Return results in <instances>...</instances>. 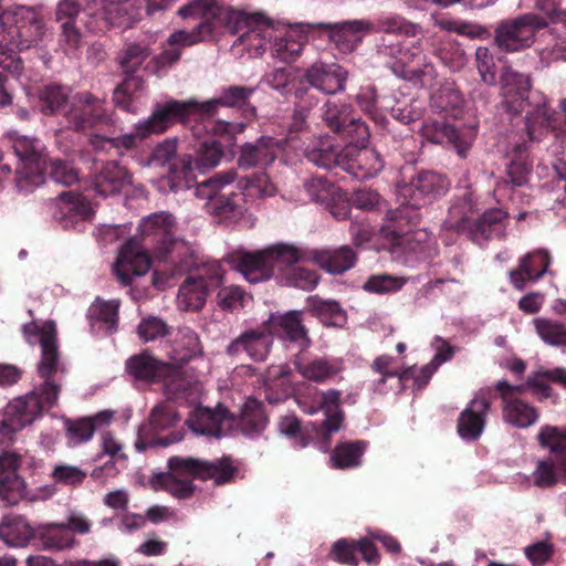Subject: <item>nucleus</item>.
<instances>
[{
    "label": "nucleus",
    "instance_id": "nucleus-1",
    "mask_svg": "<svg viewBox=\"0 0 566 566\" xmlns=\"http://www.w3.org/2000/svg\"><path fill=\"white\" fill-rule=\"evenodd\" d=\"M178 14L200 22L190 31L178 30L170 34L167 46L146 65V70L155 75H163L178 62L184 48L211 39L222 28L238 34L233 46H242L253 57L262 55L273 40L272 55L283 62H293L301 55L307 42L305 32L313 29L307 27L310 23L284 29L262 12L234 9L217 0H191L178 10Z\"/></svg>",
    "mask_w": 566,
    "mask_h": 566
},
{
    "label": "nucleus",
    "instance_id": "nucleus-2",
    "mask_svg": "<svg viewBox=\"0 0 566 566\" xmlns=\"http://www.w3.org/2000/svg\"><path fill=\"white\" fill-rule=\"evenodd\" d=\"M23 334L30 345L39 344L41 347L38 374L43 382L10 401L0 413V501L7 505L17 504L25 493V482L18 473L22 454L7 448L14 441L18 431L55 405L61 390L57 377L65 371L60 360L53 321L25 324Z\"/></svg>",
    "mask_w": 566,
    "mask_h": 566
},
{
    "label": "nucleus",
    "instance_id": "nucleus-3",
    "mask_svg": "<svg viewBox=\"0 0 566 566\" xmlns=\"http://www.w3.org/2000/svg\"><path fill=\"white\" fill-rule=\"evenodd\" d=\"M254 88L245 86H229L222 88L220 95L206 102L193 98L187 101L170 99L163 104H156L151 115L137 122L133 130L122 136L106 138L92 137L95 148H116L129 150L136 148L142 142L154 134H161L176 120L188 122L191 118L212 116L220 106L243 107L254 93Z\"/></svg>",
    "mask_w": 566,
    "mask_h": 566
},
{
    "label": "nucleus",
    "instance_id": "nucleus-4",
    "mask_svg": "<svg viewBox=\"0 0 566 566\" xmlns=\"http://www.w3.org/2000/svg\"><path fill=\"white\" fill-rule=\"evenodd\" d=\"M304 256V251L295 244L279 242L254 252L238 253L232 256V263L250 283L275 277L282 285L311 291L318 283V275L300 265Z\"/></svg>",
    "mask_w": 566,
    "mask_h": 566
},
{
    "label": "nucleus",
    "instance_id": "nucleus-5",
    "mask_svg": "<svg viewBox=\"0 0 566 566\" xmlns=\"http://www.w3.org/2000/svg\"><path fill=\"white\" fill-rule=\"evenodd\" d=\"M176 221L172 214L160 211L145 217L139 223L143 240L129 239L118 251L114 273L124 285H129L134 276H142L150 268L148 250H154L160 260L167 258L175 244Z\"/></svg>",
    "mask_w": 566,
    "mask_h": 566
},
{
    "label": "nucleus",
    "instance_id": "nucleus-6",
    "mask_svg": "<svg viewBox=\"0 0 566 566\" xmlns=\"http://www.w3.org/2000/svg\"><path fill=\"white\" fill-rule=\"evenodd\" d=\"M52 40V32L33 7L15 6L0 12V74L20 77L22 62L17 52L38 48Z\"/></svg>",
    "mask_w": 566,
    "mask_h": 566
},
{
    "label": "nucleus",
    "instance_id": "nucleus-7",
    "mask_svg": "<svg viewBox=\"0 0 566 566\" xmlns=\"http://www.w3.org/2000/svg\"><path fill=\"white\" fill-rule=\"evenodd\" d=\"M18 158L14 182L21 192H31L44 182V171L50 166V177L56 184L71 186L78 180V171L63 159H48L44 144L38 138L10 132L6 137Z\"/></svg>",
    "mask_w": 566,
    "mask_h": 566
},
{
    "label": "nucleus",
    "instance_id": "nucleus-8",
    "mask_svg": "<svg viewBox=\"0 0 566 566\" xmlns=\"http://www.w3.org/2000/svg\"><path fill=\"white\" fill-rule=\"evenodd\" d=\"M365 140L359 139L358 135L352 136L348 144L339 148L334 145L327 136L312 140L304 149L308 161L317 167L332 169L339 167L350 174L356 179H368L376 176L384 167V161L379 153L368 147Z\"/></svg>",
    "mask_w": 566,
    "mask_h": 566
},
{
    "label": "nucleus",
    "instance_id": "nucleus-9",
    "mask_svg": "<svg viewBox=\"0 0 566 566\" xmlns=\"http://www.w3.org/2000/svg\"><path fill=\"white\" fill-rule=\"evenodd\" d=\"M449 187L448 180L433 171L420 172L410 184L399 188L401 205L395 211L388 212L385 230L395 238H400L409 232L408 224H416L417 210L443 196Z\"/></svg>",
    "mask_w": 566,
    "mask_h": 566
},
{
    "label": "nucleus",
    "instance_id": "nucleus-10",
    "mask_svg": "<svg viewBox=\"0 0 566 566\" xmlns=\"http://www.w3.org/2000/svg\"><path fill=\"white\" fill-rule=\"evenodd\" d=\"M234 468L228 459L213 462L193 458L172 457L168 460V472L160 474L163 488L177 499H188L193 492L192 478L213 479L217 484L229 482Z\"/></svg>",
    "mask_w": 566,
    "mask_h": 566
},
{
    "label": "nucleus",
    "instance_id": "nucleus-11",
    "mask_svg": "<svg viewBox=\"0 0 566 566\" xmlns=\"http://www.w3.org/2000/svg\"><path fill=\"white\" fill-rule=\"evenodd\" d=\"M475 210L474 198L471 192H465L461 200L454 202L449 217L443 222V230H454L458 233H467L468 237L482 245L492 238H502L505 234V220L507 213L502 209L485 211L479 219L472 221Z\"/></svg>",
    "mask_w": 566,
    "mask_h": 566
},
{
    "label": "nucleus",
    "instance_id": "nucleus-12",
    "mask_svg": "<svg viewBox=\"0 0 566 566\" xmlns=\"http://www.w3.org/2000/svg\"><path fill=\"white\" fill-rule=\"evenodd\" d=\"M422 52L421 39L392 42L382 38L378 44V53L395 61L391 69L397 76L431 87L438 71L427 56H421Z\"/></svg>",
    "mask_w": 566,
    "mask_h": 566
},
{
    "label": "nucleus",
    "instance_id": "nucleus-13",
    "mask_svg": "<svg viewBox=\"0 0 566 566\" xmlns=\"http://www.w3.org/2000/svg\"><path fill=\"white\" fill-rule=\"evenodd\" d=\"M237 172L220 171L196 187L195 195L206 200L205 210L218 222H234L242 217L244 207L241 192L233 186Z\"/></svg>",
    "mask_w": 566,
    "mask_h": 566
},
{
    "label": "nucleus",
    "instance_id": "nucleus-14",
    "mask_svg": "<svg viewBox=\"0 0 566 566\" xmlns=\"http://www.w3.org/2000/svg\"><path fill=\"white\" fill-rule=\"evenodd\" d=\"M148 55L149 49L146 44L128 43L119 57L127 77L114 91L113 101L117 107L127 113L137 114L139 111L137 91L143 88L144 82L134 73Z\"/></svg>",
    "mask_w": 566,
    "mask_h": 566
},
{
    "label": "nucleus",
    "instance_id": "nucleus-15",
    "mask_svg": "<svg viewBox=\"0 0 566 566\" xmlns=\"http://www.w3.org/2000/svg\"><path fill=\"white\" fill-rule=\"evenodd\" d=\"M223 271L218 261L208 262L198 275L188 276L179 286L177 306L180 311L198 312L211 291L222 284Z\"/></svg>",
    "mask_w": 566,
    "mask_h": 566
},
{
    "label": "nucleus",
    "instance_id": "nucleus-16",
    "mask_svg": "<svg viewBox=\"0 0 566 566\" xmlns=\"http://www.w3.org/2000/svg\"><path fill=\"white\" fill-rule=\"evenodd\" d=\"M149 165L167 168V182L171 191L188 189L196 180V167L191 155H177L175 140H165L158 145L149 158Z\"/></svg>",
    "mask_w": 566,
    "mask_h": 566
},
{
    "label": "nucleus",
    "instance_id": "nucleus-17",
    "mask_svg": "<svg viewBox=\"0 0 566 566\" xmlns=\"http://www.w3.org/2000/svg\"><path fill=\"white\" fill-rule=\"evenodd\" d=\"M244 123L207 119L203 123V128L211 136L198 146L196 158H192L196 174L201 169L213 168L220 164L223 156V147L216 137H224L231 143L237 134L244 130Z\"/></svg>",
    "mask_w": 566,
    "mask_h": 566
},
{
    "label": "nucleus",
    "instance_id": "nucleus-18",
    "mask_svg": "<svg viewBox=\"0 0 566 566\" xmlns=\"http://www.w3.org/2000/svg\"><path fill=\"white\" fill-rule=\"evenodd\" d=\"M543 17L526 13L501 22L495 30V42L504 51L516 52L528 48L535 33L547 25Z\"/></svg>",
    "mask_w": 566,
    "mask_h": 566
},
{
    "label": "nucleus",
    "instance_id": "nucleus-19",
    "mask_svg": "<svg viewBox=\"0 0 566 566\" xmlns=\"http://www.w3.org/2000/svg\"><path fill=\"white\" fill-rule=\"evenodd\" d=\"M340 391L328 389L317 391L311 401L303 399L298 401L301 409L308 415L322 412L324 419L313 423V430L317 439L327 440L331 434L337 432L343 423V412L339 407Z\"/></svg>",
    "mask_w": 566,
    "mask_h": 566
},
{
    "label": "nucleus",
    "instance_id": "nucleus-20",
    "mask_svg": "<svg viewBox=\"0 0 566 566\" xmlns=\"http://www.w3.org/2000/svg\"><path fill=\"white\" fill-rule=\"evenodd\" d=\"M66 118L74 129L86 130L99 124L111 123L112 114L102 98L83 92L73 97Z\"/></svg>",
    "mask_w": 566,
    "mask_h": 566
},
{
    "label": "nucleus",
    "instance_id": "nucleus-21",
    "mask_svg": "<svg viewBox=\"0 0 566 566\" xmlns=\"http://www.w3.org/2000/svg\"><path fill=\"white\" fill-rule=\"evenodd\" d=\"M493 398L494 392L491 388L480 389L461 412L458 432L462 439L474 441L482 434Z\"/></svg>",
    "mask_w": 566,
    "mask_h": 566
},
{
    "label": "nucleus",
    "instance_id": "nucleus-22",
    "mask_svg": "<svg viewBox=\"0 0 566 566\" xmlns=\"http://www.w3.org/2000/svg\"><path fill=\"white\" fill-rule=\"evenodd\" d=\"M91 14L109 25L129 28L140 17V0H85Z\"/></svg>",
    "mask_w": 566,
    "mask_h": 566
},
{
    "label": "nucleus",
    "instance_id": "nucleus-23",
    "mask_svg": "<svg viewBox=\"0 0 566 566\" xmlns=\"http://www.w3.org/2000/svg\"><path fill=\"white\" fill-rule=\"evenodd\" d=\"M307 27L325 30L329 40L344 53L353 52L365 35L373 31V23L368 20H350L338 23L319 22Z\"/></svg>",
    "mask_w": 566,
    "mask_h": 566
},
{
    "label": "nucleus",
    "instance_id": "nucleus-24",
    "mask_svg": "<svg viewBox=\"0 0 566 566\" xmlns=\"http://www.w3.org/2000/svg\"><path fill=\"white\" fill-rule=\"evenodd\" d=\"M420 130L428 142L452 145L460 156L467 154L475 137L473 127L459 129L451 124L436 119L422 123Z\"/></svg>",
    "mask_w": 566,
    "mask_h": 566
},
{
    "label": "nucleus",
    "instance_id": "nucleus-25",
    "mask_svg": "<svg viewBox=\"0 0 566 566\" xmlns=\"http://www.w3.org/2000/svg\"><path fill=\"white\" fill-rule=\"evenodd\" d=\"M348 73L337 63L316 61L308 66L303 75L304 81L313 88L327 94L343 92L346 87Z\"/></svg>",
    "mask_w": 566,
    "mask_h": 566
},
{
    "label": "nucleus",
    "instance_id": "nucleus-26",
    "mask_svg": "<svg viewBox=\"0 0 566 566\" xmlns=\"http://www.w3.org/2000/svg\"><path fill=\"white\" fill-rule=\"evenodd\" d=\"M503 400L504 420L517 428H527L534 424L538 419L537 411L527 402L516 397V392L522 390V386L513 387L505 380H500L495 385Z\"/></svg>",
    "mask_w": 566,
    "mask_h": 566
},
{
    "label": "nucleus",
    "instance_id": "nucleus-27",
    "mask_svg": "<svg viewBox=\"0 0 566 566\" xmlns=\"http://www.w3.org/2000/svg\"><path fill=\"white\" fill-rule=\"evenodd\" d=\"M350 105L346 103L328 101L324 106L323 120L335 133H340L352 138L358 135L365 140L369 137L368 127L360 119L350 116Z\"/></svg>",
    "mask_w": 566,
    "mask_h": 566
},
{
    "label": "nucleus",
    "instance_id": "nucleus-28",
    "mask_svg": "<svg viewBox=\"0 0 566 566\" xmlns=\"http://www.w3.org/2000/svg\"><path fill=\"white\" fill-rule=\"evenodd\" d=\"M272 345V335L266 327L249 329L234 338L226 348L231 357L247 354L252 360L262 361L268 357Z\"/></svg>",
    "mask_w": 566,
    "mask_h": 566
},
{
    "label": "nucleus",
    "instance_id": "nucleus-29",
    "mask_svg": "<svg viewBox=\"0 0 566 566\" xmlns=\"http://www.w3.org/2000/svg\"><path fill=\"white\" fill-rule=\"evenodd\" d=\"M551 256L546 250L527 253L520 260L516 269L509 272V281L514 289L523 291L528 284L536 283L548 270Z\"/></svg>",
    "mask_w": 566,
    "mask_h": 566
},
{
    "label": "nucleus",
    "instance_id": "nucleus-30",
    "mask_svg": "<svg viewBox=\"0 0 566 566\" xmlns=\"http://www.w3.org/2000/svg\"><path fill=\"white\" fill-rule=\"evenodd\" d=\"M302 312L290 311L281 315L272 314L268 322L271 335H276L285 342L294 344L300 350L310 346V338L302 325Z\"/></svg>",
    "mask_w": 566,
    "mask_h": 566
},
{
    "label": "nucleus",
    "instance_id": "nucleus-31",
    "mask_svg": "<svg viewBox=\"0 0 566 566\" xmlns=\"http://www.w3.org/2000/svg\"><path fill=\"white\" fill-rule=\"evenodd\" d=\"M93 214V207L87 198L72 191L62 192L55 200L53 217L62 227H73L77 221Z\"/></svg>",
    "mask_w": 566,
    "mask_h": 566
},
{
    "label": "nucleus",
    "instance_id": "nucleus-32",
    "mask_svg": "<svg viewBox=\"0 0 566 566\" xmlns=\"http://www.w3.org/2000/svg\"><path fill=\"white\" fill-rule=\"evenodd\" d=\"M127 369L137 379L161 380L166 385L174 380L178 374L177 368L168 363L156 359L148 353L130 357L127 360Z\"/></svg>",
    "mask_w": 566,
    "mask_h": 566
},
{
    "label": "nucleus",
    "instance_id": "nucleus-33",
    "mask_svg": "<svg viewBox=\"0 0 566 566\" xmlns=\"http://www.w3.org/2000/svg\"><path fill=\"white\" fill-rule=\"evenodd\" d=\"M502 95L509 112L522 113L525 111L531 88L530 77L511 67H505L502 76Z\"/></svg>",
    "mask_w": 566,
    "mask_h": 566
},
{
    "label": "nucleus",
    "instance_id": "nucleus-34",
    "mask_svg": "<svg viewBox=\"0 0 566 566\" xmlns=\"http://www.w3.org/2000/svg\"><path fill=\"white\" fill-rule=\"evenodd\" d=\"M295 368L310 381L324 384L335 380L344 370L343 359L336 357H316L311 360H295Z\"/></svg>",
    "mask_w": 566,
    "mask_h": 566
},
{
    "label": "nucleus",
    "instance_id": "nucleus-35",
    "mask_svg": "<svg viewBox=\"0 0 566 566\" xmlns=\"http://www.w3.org/2000/svg\"><path fill=\"white\" fill-rule=\"evenodd\" d=\"M119 301H103L99 297L90 306L87 318L93 333L108 335L117 329Z\"/></svg>",
    "mask_w": 566,
    "mask_h": 566
},
{
    "label": "nucleus",
    "instance_id": "nucleus-36",
    "mask_svg": "<svg viewBox=\"0 0 566 566\" xmlns=\"http://www.w3.org/2000/svg\"><path fill=\"white\" fill-rule=\"evenodd\" d=\"M229 418L224 411H213L208 408L198 407L190 415L187 424L191 431L200 436H212L220 438L226 434Z\"/></svg>",
    "mask_w": 566,
    "mask_h": 566
},
{
    "label": "nucleus",
    "instance_id": "nucleus-37",
    "mask_svg": "<svg viewBox=\"0 0 566 566\" xmlns=\"http://www.w3.org/2000/svg\"><path fill=\"white\" fill-rule=\"evenodd\" d=\"M555 116L545 104H538L534 112L526 117L527 136L531 142H542L546 137L562 138L565 140L563 130H557Z\"/></svg>",
    "mask_w": 566,
    "mask_h": 566
},
{
    "label": "nucleus",
    "instance_id": "nucleus-38",
    "mask_svg": "<svg viewBox=\"0 0 566 566\" xmlns=\"http://www.w3.org/2000/svg\"><path fill=\"white\" fill-rule=\"evenodd\" d=\"M130 184V175L125 167L119 166L116 161H107L93 178L94 190L107 197L119 192Z\"/></svg>",
    "mask_w": 566,
    "mask_h": 566
},
{
    "label": "nucleus",
    "instance_id": "nucleus-39",
    "mask_svg": "<svg viewBox=\"0 0 566 566\" xmlns=\"http://www.w3.org/2000/svg\"><path fill=\"white\" fill-rule=\"evenodd\" d=\"M526 142H516L512 147V158L506 165L507 179L501 180L496 184L494 192L500 196H505L506 188L512 186H522L526 182V176L530 171V165L526 160ZM511 155V153H509Z\"/></svg>",
    "mask_w": 566,
    "mask_h": 566
},
{
    "label": "nucleus",
    "instance_id": "nucleus-40",
    "mask_svg": "<svg viewBox=\"0 0 566 566\" xmlns=\"http://www.w3.org/2000/svg\"><path fill=\"white\" fill-rule=\"evenodd\" d=\"M279 142L272 137H261L254 144H245L239 157V166L251 168L273 163L279 154Z\"/></svg>",
    "mask_w": 566,
    "mask_h": 566
},
{
    "label": "nucleus",
    "instance_id": "nucleus-41",
    "mask_svg": "<svg viewBox=\"0 0 566 566\" xmlns=\"http://www.w3.org/2000/svg\"><path fill=\"white\" fill-rule=\"evenodd\" d=\"M35 536L44 549L52 552L72 548L75 544L71 530L63 522L40 524Z\"/></svg>",
    "mask_w": 566,
    "mask_h": 566
},
{
    "label": "nucleus",
    "instance_id": "nucleus-42",
    "mask_svg": "<svg viewBox=\"0 0 566 566\" xmlns=\"http://www.w3.org/2000/svg\"><path fill=\"white\" fill-rule=\"evenodd\" d=\"M33 534L28 521L20 515H6L0 523V537L8 546L24 547Z\"/></svg>",
    "mask_w": 566,
    "mask_h": 566
},
{
    "label": "nucleus",
    "instance_id": "nucleus-43",
    "mask_svg": "<svg viewBox=\"0 0 566 566\" xmlns=\"http://www.w3.org/2000/svg\"><path fill=\"white\" fill-rule=\"evenodd\" d=\"M464 98L452 83H446L431 95V108L446 116L458 118L462 114Z\"/></svg>",
    "mask_w": 566,
    "mask_h": 566
},
{
    "label": "nucleus",
    "instance_id": "nucleus-44",
    "mask_svg": "<svg viewBox=\"0 0 566 566\" xmlns=\"http://www.w3.org/2000/svg\"><path fill=\"white\" fill-rule=\"evenodd\" d=\"M316 262L328 273L340 274L355 265L356 253L348 247L322 250L315 253Z\"/></svg>",
    "mask_w": 566,
    "mask_h": 566
},
{
    "label": "nucleus",
    "instance_id": "nucleus-45",
    "mask_svg": "<svg viewBox=\"0 0 566 566\" xmlns=\"http://www.w3.org/2000/svg\"><path fill=\"white\" fill-rule=\"evenodd\" d=\"M366 449L367 442L361 440L339 443L331 455L332 467L336 469L359 467Z\"/></svg>",
    "mask_w": 566,
    "mask_h": 566
},
{
    "label": "nucleus",
    "instance_id": "nucleus-46",
    "mask_svg": "<svg viewBox=\"0 0 566 566\" xmlns=\"http://www.w3.org/2000/svg\"><path fill=\"white\" fill-rule=\"evenodd\" d=\"M308 306L321 322L326 326L343 327L347 322L346 312L340 305L331 300H323L317 296L308 297Z\"/></svg>",
    "mask_w": 566,
    "mask_h": 566
},
{
    "label": "nucleus",
    "instance_id": "nucleus-47",
    "mask_svg": "<svg viewBox=\"0 0 566 566\" xmlns=\"http://www.w3.org/2000/svg\"><path fill=\"white\" fill-rule=\"evenodd\" d=\"M112 418V412L103 411L93 418H84L77 421H67L66 430L69 444L75 446L88 441L95 431L97 423H106Z\"/></svg>",
    "mask_w": 566,
    "mask_h": 566
},
{
    "label": "nucleus",
    "instance_id": "nucleus-48",
    "mask_svg": "<svg viewBox=\"0 0 566 566\" xmlns=\"http://www.w3.org/2000/svg\"><path fill=\"white\" fill-rule=\"evenodd\" d=\"M266 423L262 403L254 399L248 398L244 402L239 426L245 436H253L262 431Z\"/></svg>",
    "mask_w": 566,
    "mask_h": 566
},
{
    "label": "nucleus",
    "instance_id": "nucleus-49",
    "mask_svg": "<svg viewBox=\"0 0 566 566\" xmlns=\"http://www.w3.org/2000/svg\"><path fill=\"white\" fill-rule=\"evenodd\" d=\"M538 441L551 450L557 458V465L566 473V428L560 430L552 426L543 427L538 433Z\"/></svg>",
    "mask_w": 566,
    "mask_h": 566
},
{
    "label": "nucleus",
    "instance_id": "nucleus-50",
    "mask_svg": "<svg viewBox=\"0 0 566 566\" xmlns=\"http://www.w3.org/2000/svg\"><path fill=\"white\" fill-rule=\"evenodd\" d=\"M304 189L313 201L329 205L335 199H340L339 188L335 187L324 176L313 177L304 182Z\"/></svg>",
    "mask_w": 566,
    "mask_h": 566
},
{
    "label": "nucleus",
    "instance_id": "nucleus-51",
    "mask_svg": "<svg viewBox=\"0 0 566 566\" xmlns=\"http://www.w3.org/2000/svg\"><path fill=\"white\" fill-rule=\"evenodd\" d=\"M385 34H401L407 38H416L422 33V28L399 14H388L379 18L378 29Z\"/></svg>",
    "mask_w": 566,
    "mask_h": 566
},
{
    "label": "nucleus",
    "instance_id": "nucleus-52",
    "mask_svg": "<svg viewBox=\"0 0 566 566\" xmlns=\"http://www.w3.org/2000/svg\"><path fill=\"white\" fill-rule=\"evenodd\" d=\"M539 338L555 347L566 346V325L549 318L537 317L533 321Z\"/></svg>",
    "mask_w": 566,
    "mask_h": 566
},
{
    "label": "nucleus",
    "instance_id": "nucleus-53",
    "mask_svg": "<svg viewBox=\"0 0 566 566\" xmlns=\"http://www.w3.org/2000/svg\"><path fill=\"white\" fill-rule=\"evenodd\" d=\"M241 195L247 199L255 200L273 197L276 193L275 185L265 172H259L240 182Z\"/></svg>",
    "mask_w": 566,
    "mask_h": 566
},
{
    "label": "nucleus",
    "instance_id": "nucleus-54",
    "mask_svg": "<svg viewBox=\"0 0 566 566\" xmlns=\"http://www.w3.org/2000/svg\"><path fill=\"white\" fill-rule=\"evenodd\" d=\"M407 283L403 276H397L388 273H377L370 275L363 284L364 291L375 294H392L400 291Z\"/></svg>",
    "mask_w": 566,
    "mask_h": 566
},
{
    "label": "nucleus",
    "instance_id": "nucleus-55",
    "mask_svg": "<svg viewBox=\"0 0 566 566\" xmlns=\"http://www.w3.org/2000/svg\"><path fill=\"white\" fill-rule=\"evenodd\" d=\"M70 95V90L62 85H48L39 96L40 111L43 114H54L65 105Z\"/></svg>",
    "mask_w": 566,
    "mask_h": 566
},
{
    "label": "nucleus",
    "instance_id": "nucleus-56",
    "mask_svg": "<svg viewBox=\"0 0 566 566\" xmlns=\"http://www.w3.org/2000/svg\"><path fill=\"white\" fill-rule=\"evenodd\" d=\"M428 44L436 55L446 66L455 72L464 65V54L459 48H447L438 38H428Z\"/></svg>",
    "mask_w": 566,
    "mask_h": 566
},
{
    "label": "nucleus",
    "instance_id": "nucleus-57",
    "mask_svg": "<svg viewBox=\"0 0 566 566\" xmlns=\"http://www.w3.org/2000/svg\"><path fill=\"white\" fill-rule=\"evenodd\" d=\"M179 421L180 417L171 402H163L151 410L150 427L156 433L174 428Z\"/></svg>",
    "mask_w": 566,
    "mask_h": 566
},
{
    "label": "nucleus",
    "instance_id": "nucleus-58",
    "mask_svg": "<svg viewBox=\"0 0 566 566\" xmlns=\"http://www.w3.org/2000/svg\"><path fill=\"white\" fill-rule=\"evenodd\" d=\"M358 539L340 538L331 547V558L340 564L358 565Z\"/></svg>",
    "mask_w": 566,
    "mask_h": 566
},
{
    "label": "nucleus",
    "instance_id": "nucleus-59",
    "mask_svg": "<svg viewBox=\"0 0 566 566\" xmlns=\"http://www.w3.org/2000/svg\"><path fill=\"white\" fill-rule=\"evenodd\" d=\"M218 289L217 304L222 311L233 312L243 306L245 293L241 287L229 285Z\"/></svg>",
    "mask_w": 566,
    "mask_h": 566
},
{
    "label": "nucleus",
    "instance_id": "nucleus-60",
    "mask_svg": "<svg viewBox=\"0 0 566 566\" xmlns=\"http://www.w3.org/2000/svg\"><path fill=\"white\" fill-rule=\"evenodd\" d=\"M55 483L76 486L86 478V472L75 465L60 463L56 464L51 473Z\"/></svg>",
    "mask_w": 566,
    "mask_h": 566
},
{
    "label": "nucleus",
    "instance_id": "nucleus-61",
    "mask_svg": "<svg viewBox=\"0 0 566 566\" xmlns=\"http://www.w3.org/2000/svg\"><path fill=\"white\" fill-rule=\"evenodd\" d=\"M137 333L145 342H151L167 335L168 326L161 318L148 316L140 321L137 327Z\"/></svg>",
    "mask_w": 566,
    "mask_h": 566
},
{
    "label": "nucleus",
    "instance_id": "nucleus-62",
    "mask_svg": "<svg viewBox=\"0 0 566 566\" xmlns=\"http://www.w3.org/2000/svg\"><path fill=\"white\" fill-rule=\"evenodd\" d=\"M277 428L280 433L293 440L294 447L305 448L308 444V439L303 436L300 421L294 415L282 417Z\"/></svg>",
    "mask_w": 566,
    "mask_h": 566
},
{
    "label": "nucleus",
    "instance_id": "nucleus-63",
    "mask_svg": "<svg viewBox=\"0 0 566 566\" xmlns=\"http://www.w3.org/2000/svg\"><path fill=\"white\" fill-rule=\"evenodd\" d=\"M533 484L538 488H549L557 481L555 462L553 459L537 461L536 468L532 473Z\"/></svg>",
    "mask_w": 566,
    "mask_h": 566
},
{
    "label": "nucleus",
    "instance_id": "nucleus-64",
    "mask_svg": "<svg viewBox=\"0 0 566 566\" xmlns=\"http://www.w3.org/2000/svg\"><path fill=\"white\" fill-rule=\"evenodd\" d=\"M60 42L67 55L73 57L77 56V53L82 48V34L75 24H62Z\"/></svg>",
    "mask_w": 566,
    "mask_h": 566
}]
</instances>
